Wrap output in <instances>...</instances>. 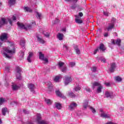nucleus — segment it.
Instances as JSON below:
<instances>
[{
  "instance_id": "nucleus-1",
  "label": "nucleus",
  "mask_w": 124,
  "mask_h": 124,
  "mask_svg": "<svg viewBox=\"0 0 124 124\" xmlns=\"http://www.w3.org/2000/svg\"><path fill=\"white\" fill-rule=\"evenodd\" d=\"M3 57L7 59H11L13 54L15 53V46L12 45L9 47H4L1 51Z\"/></svg>"
},
{
  "instance_id": "nucleus-2",
  "label": "nucleus",
  "mask_w": 124,
  "mask_h": 124,
  "mask_svg": "<svg viewBox=\"0 0 124 124\" xmlns=\"http://www.w3.org/2000/svg\"><path fill=\"white\" fill-rule=\"evenodd\" d=\"M17 26H18V27L19 28V29H24L26 31H28L31 29V24L24 25L23 24V23L17 22Z\"/></svg>"
},
{
  "instance_id": "nucleus-3",
  "label": "nucleus",
  "mask_w": 124,
  "mask_h": 124,
  "mask_svg": "<svg viewBox=\"0 0 124 124\" xmlns=\"http://www.w3.org/2000/svg\"><path fill=\"white\" fill-rule=\"evenodd\" d=\"M36 122L37 124H48V122L47 121L41 120V115H40V114H37Z\"/></svg>"
},
{
  "instance_id": "nucleus-4",
  "label": "nucleus",
  "mask_w": 124,
  "mask_h": 124,
  "mask_svg": "<svg viewBox=\"0 0 124 124\" xmlns=\"http://www.w3.org/2000/svg\"><path fill=\"white\" fill-rule=\"evenodd\" d=\"M59 68L62 72H66V66H64V63L62 62H59L58 63Z\"/></svg>"
},
{
  "instance_id": "nucleus-5",
  "label": "nucleus",
  "mask_w": 124,
  "mask_h": 124,
  "mask_svg": "<svg viewBox=\"0 0 124 124\" xmlns=\"http://www.w3.org/2000/svg\"><path fill=\"white\" fill-rule=\"evenodd\" d=\"M100 112H101L100 116L102 117V118H105V119H110V118H111L110 114L105 113L103 109H100Z\"/></svg>"
},
{
  "instance_id": "nucleus-6",
  "label": "nucleus",
  "mask_w": 124,
  "mask_h": 124,
  "mask_svg": "<svg viewBox=\"0 0 124 124\" xmlns=\"http://www.w3.org/2000/svg\"><path fill=\"white\" fill-rule=\"evenodd\" d=\"M16 79H18V80H21V68H20V67L19 66H17L16 67Z\"/></svg>"
},
{
  "instance_id": "nucleus-7",
  "label": "nucleus",
  "mask_w": 124,
  "mask_h": 124,
  "mask_svg": "<svg viewBox=\"0 0 124 124\" xmlns=\"http://www.w3.org/2000/svg\"><path fill=\"white\" fill-rule=\"evenodd\" d=\"M115 69H116L115 63H112L109 64L108 66V70H109L110 72H114V71H115Z\"/></svg>"
},
{
  "instance_id": "nucleus-8",
  "label": "nucleus",
  "mask_w": 124,
  "mask_h": 124,
  "mask_svg": "<svg viewBox=\"0 0 124 124\" xmlns=\"http://www.w3.org/2000/svg\"><path fill=\"white\" fill-rule=\"evenodd\" d=\"M72 81V79L70 77L65 76L64 78V83L65 85H68Z\"/></svg>"
},
{
  "instance_id": "nucleus-9",
  "label": "nucleus",
  "mask_w": 124,
  "mask_h": 124,
  "mask_svg": "<svg viewBox=\"0 0 124 124\" xmlns=\"http://www.w3.org/2000/svg\"><path fill=\"white\" fill-rule=\"evenodd\" d=\"M39 59L42 61H44L45 62H48V59L44 57V54L42 52L39 53Z\"/></svg>"
},
{
  "instance_id": "nucleus-10",
  "label": "nucleus",
  "mask_w": 124,
  "mask_h": 124,
  "mask_svg": "<svg viewBox=\"0 0 124 124\" xmlns=\"http://www.w3.org/2000/svg\"><path fill=\"white\" fill-rule=\"evenodd\" d=\"M75 17L76 18L75 20L76 23H77V24H83V20H82L80 17H79L78 16H77V15H76Z\"/></svg>"
},
{
  "instance_id": "nucleus-11",
  "label": "nucleus",
  "mask_w": 124,
  "mask_h": 124,
  "mask_svg": "<svg viewBox=\"0 0 124 124\" xmlns=\"http://www.w3.org/2000/svg\"><path fill=\"white\" fill-rule=\"evenodd\" d=\"M7 19L5 18H2L0 19V28H1L2 26L7 24Z\"/></svg>"
},
{
  "instance_id": "nucleus-12",
  "label": "nucleus",
  "mask_w": 124,
  "mask_h": 124,
  "mask_svg": "<svg viewBox=\"0 0 124 124\" xmlns=\"http://www.w3.org/2000/svg\"><path fill=\"white\" fill-rule=\"evenodd\" d=\"M0 39L1 41H5L7 40V34L6 33H3L0 36Z\"/></svg>"
},
{
  "instance_id": "nucleus-13",
  "label": "nucleus",
  "mask_w": 124,
  "mask_h": 124,
  "mask_svg": "<svg viewBox=\"0 0 124 124\" xmlns=\"http://www.w3.org/2000/svg\"><path fill=\"white\" fill-rule=\"evenodd\" d=\"M28 87L30 90L31 92H32L33 93H34V89H35V87H34V84L32 83H29L28 85Z\"/></svg>"
},
{
  "instance_id": "nucleus-14",
  "label": "nucleus",
  "mask_w": 124,
  "mask_h": 124,
  "mask_svg": "<svg viewBox=\"0 0 124 124\" xmlns=\"http://www.w3.org/2000/svg\"><path fill=\"white\" fill-rule=\"evenodd\" d=\"M36 38H37V41L39 43H40L41 44H45V43H46V41L44 40L43 38H42L38 36H37Z\"/></svg>"
},
{
  "instance_id": "nucleus-15",
  "label": "nucleus",
  "mask_w": 124,
  "mask_h": 124,
  "mask_svg": "<svg viewBox=\"0 0 124 124\" xmlns=\"http://www.w3.org/2000/svg\"><path fill=\"white\" fill-rule=\"evenodd\" d=\"M114 24H108V27L105 29V31H112V29L114 28Z\"/></svg>"
},
{
  "instance_id": "nucleus-16",
  "label": "nucleus",
  "mask_w": 124,
  "mask_h": 124,
  "mask_svg": "<svg viewBox=\"0 0 124 124\" xmlns=\"http://www.w3.org/2000/svg\"><path fill=\"white\" fill-rule=\"evenodd\" d=\"M76 107H77V104L75 102H72L69 106V109L72 111V110H74Z\"/></svg>"
},
{
  "instance_id": "nucleus-17",
  "label": "nucleus",
  "mask_w": 124,
  "mask_h": 124,
  "mask_svg": "<svg viewBox=\"0 0 124 124\" xmlns=\"http://www.w3.org/2000/svg\"><path fill=\"white\" fill-rule=\"evenodd\" d=\"M55 93H56L57 95H58V96H59L60 97H62V98H65L64 95H63V94L61 93V92H60V90H57L55 92Z\"/></svg>"
},
{
  "instance_id": "nucleus-18",
  "label": "nucleus",
  "mask_w": 124,
  "mask_h": 124,
  "mask_svg": "<svg viewBox=\"0 0 124 124\" xmlns=\"http://www.w3.org/2000/svg\"><path fill=\"white\" fill-rule=\"evenodd\" d=\"M29 55L27 57V61L28 62H31V58H32V56H33V53L32 52H29Z\"/></svg>"
},
{
  "instance_id": "nucleus-19",
  "label": "nucleus",
  "mask_w": 124,
  "mask_h": 124,
  "mask_svg": "<svg viewBox=\"0 0 124 124\" xmlns=\"http://www.w3.org/2000/svg\"><path fill=\"white\" fill-rule=\"evenodd\" d=\"M105 96L107 98L110 97L112 98V97H113V93L107 91L105 93Z\"/></svg>"
},
{
  "instance_id": "nucleus-20",
  "label": "nucleus",
  "mask_w": 124,
  "mask_h": 124,
  "mask_svg": "<svg viewBox=\"0 0 124 124\" xmlns=\"http://www.w3.org/2000/svg\"><path fill=\"white\" fill-rule=\"evenodd\" d=\"M75 51L78 55H80L81 54V51H80V49L78 48V46H74Z\"/></svg>"
},
{
  "instance_id": "nucleus-21",
  "label": "nucleus",
  "mask_w": 124,
  "mask_h": 124,
  "mask_svg": "<svg viewBox=\"0 0 124 124\" xmlns=\"http://www.w3.org/2000/svg\"><path fill=\"white\" fill-rule=\"evenodd\" d=\"M83 108H84L85 109H86V108H87V107L89 106V100H84L83 103Z\"/></svg>"
},
{
  "instance_id": "nucleus-22",
  "label": "nucleus",
  "mask_w": 124,
  "mask_h": 124,
  "mask_svg": "<svg viewBox=\"0 0 124 124\" xmlns=\"http://www.w3.org/2000/svg\"><path fill=\"white\" fill-rule=\"evenodd\" d=\"M112 44H117L118 46H121V39H118L116 40V41L115 42L114 40L112 41Z\"/></svg>"
},
{
  "instance_id": "nucleus-23",
  "label": "nucleus",
  "mask_w": 124,
  "mask_h": 124,
  "mask_svg": "<svg viewBox=\"0 0 124 124\" xmlns=\"http://www.w3.org/2000/svg\"><path fill=\"white\" fill-rule=\"evenodd\" d=\"M55 107L58 109V110H61L62 109V104L60 103H57L56 102L55 103Z\"/></svg>"
},
{
  "instance_id": "nucleus-24",
  "label": "nucleus",
  "mask_w": 124,
  "mask_h": 124,
  "mask_svg": "<svg viewBox=\"0 0 124 124\" xmlns=\"http://www.w3.org/2000/svg\"><path fill=\"white\" fill-rule=\"evenodd\" d=\"M57 38H58V39H59L60 40H62V39L63 38V34L59 33L58 34V35H57Z\"/></svg>"
},
{
  "instance_id": "nucleus-25",
  "label": "nucleus",
  "mask_w": 124,
  "mask_h": 124,
  "mask_svg": "<svg viewBox=\"0 0 124 124\" xmlns=\"http://www.w3.org/2000/svg\"><path fill=\"white\" fill-rule=\"evenodd\" d=\"M98 49L101 50V51H105L106 49L105 48V46H104V45L103 44H100L99 47H98Z\"/></svg>"
},
{
  "instance_id": "nucleus-26",
  "label": "nucleus",
  "mask_w": 124,
  "mask_h": 124,
  "mask_svg": "<svg viewBox=\"0 0 124 124\" xmlns=\"http://www.w3.org/2000/svg\"><path fill=\"white\" fill-rule=\"evenodd\" d=\"M101 85V84H100V83H99V82H95L93 83V90L94 89V87H99Z\"/></svg>"
},
{
  "instance_id": "nucleus-27",
  "label": "nucleus",
  "mask_w": 124,
  "mask_h": 124,
  "mask_svg": "<svg viewBox=\"0 0 124 124\" xmlns=\"http://www.w3.org/2000/svg\"><path fill=\"white\" fill-rule=\"evenodd\" d=\"M19 88H20V86H18L16 84H14L12 85V89H13V91L17 90H18V89H19Z\"/></svg>"
},
{
  "instance_id": "nucleus-28",
  "label": "nucleus",
  "mask_w": 124,
  "mask_h": 124,
  "mask_svg": "<svg viewBox=\"0 0 124 124\" xmlns=\"http://www.w3.org/2000/svg\"><path fill=\"white\" fill-rule=\"evenodd\" d=\"M18 55L19 56V58H20V60H22V59H23V58L24 57V56L25 55V52L21 51L20 52H19Z\"/></svg>"
},
{
  "instance_id": "nucleus-29",
  "label": "nucleus",
  "mask_w": 124,
  "mask_h": 124,
  "mask_svg": "<svg viewBox=\"0 0 124 124\" xmlns=\"http://www.w3.org/2000/svg\"><path fill=\"white\" fill-rule=\"evenodd\" d=\"M61 78H62L61 76H57L54 78V80L55 82H59V80Z\"/></svg>"
},
{
  "instance_id": "nucleus-30",
  "label": "nucleus",
  "mask_w": 124,
  "mask_h": 124,
  "mask_svg": "<svg viewBox=\"0 0 124 124\" xmlns=\"http://www.w3.org/2000/svg\"><path fill=\"white\" fill-rule=\"evenodd\" d=\"M6 112H7V108H2V115H3V116H5V114H6Z\"/></svg>"
},
{
  "instance_id": "nucleus-31",
  "label": "nucleus",
  "mask_w": 124,
  "mask_h": 124,
  "mask_svg": "<svg viewBox=\"0 0 124 124\" xmlns=\"http://www.w3.org/2000/svg\"><path fill=\"white\" fill-rule=\"evenodd\" d=\"M24 10L25 12H31L32 11L31 9L28 7H25L24 8Z\"/></svg>"
},
{
  "instance_id": "nucleus-32",
  "label": "nucleus",
  "mask_w": 124,
  "mask_h": 124,
  "mask_svg": "<svg viewBox=\"0 0 124 124\" xmlns=\"http://www.w3.org/2000/svg\"><path fill=\"white\" fill-rule=\"evenodd\" d=\"M36 13L37 15L36 16L37 18L39 19H41V17H42V14H41V13H39L38 12H36Z\"/></svg>"
},
{
  "instance_id": "nucleus-33",
  "label": "nucleus",
  "mask_w": 124,
  "mask_h": 124,
  "mask_svg": "<svg viewBox=\"0 0 124 124\" xmlns=\"http://www.w3.org/2000/svg\"><path fill=\"white\" fill-rule=\"evenodd\" d=\"M68 95L69 97H75V96H76L75 94H74V93H73L72 92H69Z\"/></svg>"
},
{
  "instance_id": "nucleus-34",
  "label": "nucleus",
  "mask_w": 124,
  "mask_h": 124,
  "mask_svg": "<svg viewBox=\"0 0 124 124\" xmlns=\"http://www.w3.org/2000/svg\"><path fill=\"white\" fill-rule=\"evenodd\" d=\"M5 102V99L4 98H0V105H2Z\"/></svg>"
},
{
  "instance_id": "nucleus-35",
  "label": "nucleus",
  "mask_w": 124,
  "mask_h": 124,
  "mask_svg": "<svg viewBox=\"0 0 124 124\" xmlns=\"http://www.w3.org/2000/svg\"><path fill=\"white\" fill-rule=\"evenodd\" d=\"M103 88V87H102V86L100 85V86H99V87H98L97 89V92L98 93H101V92H102V91H101V90H102Z\"/></svg>"
},
{
  "instance_id": "nucleus-36",
  "label": "nucleus",
  "mask_w": 124,
  "mask_h": 124,
  "mask_svg": "<svg viewBox=\"0 0 124 124\" xmlns=\"http://www.w3.org/2000/svg\"><path fill=\"white\" fill-rule=\"evenodd\" d=\"M89 108L91 111L92 112V113H93V114H95V113H96V110L94 108H93L92 107H90Z\"/></svg>"
},
{
  "instance_id": "nucleus-37",
  "label": "nucleus",
  "mask_w": 124,
  "mask_h": 124,
  "mask_svg": "<svg viewBox=\"0 0 124 124\" xmlns=\"http://www.w3.org/2000/svg\"><path fill=\"white\" fill-rule=\"evenodd\" d=\"M25 43H26V42L24 40H21L20 45L22 46V47H25Z\"/></svg>"
},
{
  "instance_id": "nucleus-38",
  "label": "nucleus",
  "mask_w": 124,
  "mask_h": 124,
  "mask_svg": "<svg viewBox=\"0 0 124 124\" xmlns=\"http://www.w3.org/2000/svg\"><path fill=\"white\" fill-rule=\"evenodd\" d=\"M115 23H116V18L112 17L111 20V23L109 24H113V26H115Z\"/></svg>"
},
{
  "instance_id": "nucleus-39",
  "label": "nucleus",
  "mask_w": 124,
  "mask_h": 124,
  "mask_svg": "<svg viewBox=\"0 0 124 124\" xmlns=\"http://www.w3.org/2000/svg\"><path fill=\"white\" fill-rule=\"evenodd\" d=\"M74 90L75 92H78V91L81 90V87H80V86H78L74 88Z\"/></svg>"
},
{
  "instance_id": "nucleus-40",
  "label": "nucleus",
  "mask_w": 124,
  "mask_h": 124,
  "mask_svg": "<svg viewBox=\"0 0 124 124\" xmlns=\"http://www.w3.org/2000/svg\"><path fill=\"white\" fill-rule=\"evenodd\" d=\"M45 101L48 105L52 104V101L50 99H46Z\"/></svg>"
},
{
  "instance_id": "nucleus-41",
  "label": "nucleus",
  "mask_w": 124,
  "mask_h": 124,
  "mask_svg": "<svg viewBox=\"0 0 124 124\" xmlns=\"http://www.w3.org/2000/svg\"><path fill=\"white\" fill-rule=\"evenodd\" d=\"M16 0H9V3L10 4H15L16 3Z\"/></svg>"
},
{
  "instance_id": "nucleus-42",
  "label": "nucleus",
  "mask_w": 124,
  "mask_h": 124,
  "mask_svg": "<svg viewBox=\"0 0 124 124\" xmlns=\"http://www.w3.org/2000/svg\"><path fill=\"white\" fill-rule=\"evenodd\" d=\"M115 79L117 82H122V78L120 77H117Z\"/></svg>"
},
{
  "instance_id": "nucleus-43",
  "label": "nucleus",
  "mask_w": 124,
  "mask_h": 124,
  "mask_svg": "<svg viewBox=\"0 0 124 124\" xmlns=\"http://www.w3.org/2000/svg\"><path fill=\"white\" fill-rule=\"evenodd\" d=\"M44 34L45 35V36H46V37H49L50 36V34H49V33L47 32H44Z\"/></svg>"
},
{
  "instance_id": "nucleus-44",
  "label": "nucleus",
  "mask_w": 124,
  "mask_h": 124,
  "mask_svg": "<svg viewBox=\"0 0 124 124\" xmlns=\"http://www.w3.org/2000/svg\"><path fill=\"white\" fill-rule=\"evenodd\" d=\"M69 65L71 67H73V66H75V62H70L69 63Z\"/></svg>"
},
{
  "instance_id": "nucleus-45",
  "label": "nucleus",
  "mask_w": 124,
  "mask_h": 124,
  "mask_svg": "<svg viewBox=\"0 0 124 124\" xmlns=\"http://www.w3.org/2000/svg\"><path fill=\"white\" fill-rule=\"evenodd\" d=\"M47 86L49 89H51V88L52 87V83L50 81H48L47 82Z\"/></svg>"
},
{
  "instance_id": "nucleus-46",
  "label": "nucleus",
  "mask_w": 124,
  "mask_h": 124,
  "mask_svg": "<svg viewBox=\"0 0 124 124\" xmlns=\"http://www.w3.org/2000/svg\"><path fill=\"white\" fill-rule=\"evenodd\" d=\"M100 61L103 62H106V59L105 58H103L102 57L100 58Z\"/></svg>"
},
{
  "instance_id": "nucleus-47",
  "label": "nucleus",
  "mask_w": 124,
  "mask_h": 124,
  "mask_svg": "<svg viewBox=\"0 0 124 124\" xmlns=\"http://www.w3.org/2000/svg\"><path fill=\"white\" fill-rule=\"evenodd\" d=\"M104 37H108V36H109V33L108 32H105L104 33Z\"/></svg>"
},
{
  "instance_id": "nucleus-48",
  "label": "nucleus",
  "mask_w": 124,
  "mask_h": 124,
  "mask_svg": "<svg viewBox=\"0 0 124 124\" xmlns=\"http://www.w3.org/2000/svg\"><path fill=\"white\" fill-rule=\"evenodd\" d=\"M92 71L93 72H95L96 71V67H93L92 69Z\"/></svg>"
},
{
  "instance_id": "nucleus-49",
  "label": "nucleus",
  "mask_w": 124,
  "mask_h": 124,
  "mask_svg": "<svg viewBox=\"0 0 124 124\" xmlns=\"http://www.w3.org/2000/svg\"><path fill=\"white\" fill-rule=\"evenodd\" d=\"M77 6L76 5V4H74L71 6V9H75V8H76Z\"/></svg>"
},
{
  "instance_id": "nucleus-50",
  "label": "nucleus",
  "mask_w": 124,
  "mask_h": 124,
  "mask_svg": "<svg viewBox=\"0 0 124 124\" xmlns=\"http://www.w3.org/2000/svg\"><path fill=\"white\" fill-rule=\"evenodd\" d=\"M104 15H105V16H109V13L108 12H104Z\"/></svg>"
},
{
  "instance_id": "nucleus-51",
  "label": "nucleus",
  "mask_w": 124,
  "mask_h": 124,
  "mask_svg": "<svg viewBox=\"0 0 124 124\" xmlns=\"http://www.w3.org/2000/svg\"><path fill=\"white\" fill-rule=\"evenodd\" d=\"M8 21L9 22L10 25H11V26H12V20H11L10 18L8 19Z\"/></svg>"
},
{
  "instance_id": "nucleus-52",
  "label": "nucleus",
  "mask_w": 124,
  "mask_h": 124,
  "mask_svg": "<svg viewBox=\"0 0 124 124\" xmlns=\"http://www.w3.org/2000/svg\"><path fill=\"white\" fill-rule=\"evenodd\" d=\"M5 71H7V72H9L10 70L9 67H6L5 68Z\"/></svg>"
},
{
  "instance_id": "nucleus-53",
  "label": "nucleus",
  "mask_w": 124,
  "mask_h": 124,
  "mask_svg": "<svg viewBox=\"0 0 124 124\" xmlns=\"http://www.w3.org/2000/svg\"><path fill=\"white\" fill-rule=\"evenodd\" d=\"M83 13L80 12V13H78V16L79 17H83Z\"/></svg>"
},
{
  "instance_id": "nucleus-54",
  "label": "nucleus",
  "mask_w": 124,
  "mask_h": 124,
  "mask_svg": "<svg viewBox=\"0 0 124 124\" xmlns=\"http://www.w3.org/2000/svg\"><path fill=\"white\" fill-rule=\"evenodd\" d=\"M23 112L24 114H30V111H29L28 110H24Z\"/></svg>"
},
{
  "instance_id": "nucleus-55",
  "label": "nucleus",
  "mask_w": 124,
  "mask_h": 124,
  "mask_svg": "<svg viewBox=\"0 0 124 124\" xmlns=\"http://www.w3.org/2000/svg\"><path fill=\"white\" fill-rule=\"evenodd\" d=\"M98 47H97L94 51V55H95L97 52H98Z\"/></svg>"
},
{
  "instance_id": "nucleus-56",
  "label": "nucleus",
  "mask_w": 124,
  "mask_h": 124,
  "mask_svg": "<svg viewBox=\"0 0 124 124\" xmlns=\"http://www.w3.org/2000/svg\"><path fill=\"white\" fill-rule=\"evenodd\" d=\"M85 90L88 93H90L91 92V89H90L89 88H85Z\"/></svg>"
},
{
  "instance_id": "nucleus-57",
  "label": "nucleus",
  "mask_w": 124,
  "mask_h": 124,
  "mask_svg": "<svg viewBox=\"0 0 124 124\" xmlns=\"http://www.w3.org/2000/svg\"><path fill=\"white\" fill-rule=\"evenodd\" d=\"M63 48H64V49H65V50L68 49V47H67V46H66V45H63Z\"/></svg>"
},
{
  "instance_id": "nucleus-58",
  "label": "nucleus",
  "mask_w": 124,
  "mask_h": 124,
  "mask_svg": "<svg viewBox=\"0 0 124 124\" xmlns=\"http://www.w3.org/2000/svg\"><path fill=\"white\" fill-rule=\"evenodd\" d=\"M26 124H34L31 121H28L26 123Z\"/></svg>"
},
{
  "instance_id": "nucleus-59",
  "label": "nucleus",
  "mask_w": 124,
  "mask_h": 124,
  "mask_svg": "<svg viewBox=\"0 0 124 124\" xmlns=\"http://www.w3.org/2000/svg\"><path fill=\"white\" fill-rule=\"evenodd\" d=\"M105 84L106 86H107V87H109V86H110V83L109 82H106Z\"/></svg>"
},
{
  "instance_id": "nucleus-60",
  "label": "nucleus",
  "mask_w": 124,
  "mask_h": 124,
  "mask_svg": "<svg viewBox=\"0 0 124 124\" xmlns=\"http://www.w3.org/2000/svg\"><path fill=\"white\" fill-rule=\"evenodd\" d=\"M13 20L14 21H16V17H15V16H13Z\"/></svg>"
},
{
  "instance_id": "nucleus-61",
  "label": "nucleus",
  "mask_w": 124,
  "mask_h": 124,
  "mask_svg": "<svg viewBox=\"0 0 124 124\" xmlns=\"http://www.w3.org/2000/svg\"><path fill=\"white\" fill-rule=\"evenodd\" d=\"M73 2H77L78 1V0H72Z\"/></svg>"
},
{
  "instance_id": "nucleus-62",
  "label": "nucleus",
  "mask_w": 124,
  "mask_h": 124,
  "mask_svg": "<svg viewBox=\"0 0 124 124\" xmlns=\"http://www.w3.org/2000/svg\"><path fill=\"white\" fill-rule=\"evenodd\" d=\"M62 31H66V30L65 29H63L62 30Z\"/></svg>"
},
{
  "instance_id": "nucleus-63",
  "label": "nucleus",
  "mask_w": 124,
  "mask_h": 124,
  "mask_svg": "<svg viewBox=\"0 0 124 124\" xmlns=\"http://www.w3.org/2000/svg\"><path fill=\"white\" fill-rule=\"evenodd\" d=\"M5 86H6V87H7V86H8V83H6Z\"/></svg>"
},
{
  "instance_id": "nucleus-64",
  "label": "nucleus",
  "mask_w": 124,
  "mask_h": 124,
  "mask_svg": "<svg viewBox=\"0 0 124 124\" xmlns=\"http://www.w3.org/2000/svg\"><path fill=\"white\" fill-rule=\"evenodd\" d=\"M2 122H1V119H0V124H1Z\"/></svg>"
}]
</instances>
